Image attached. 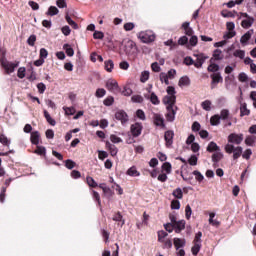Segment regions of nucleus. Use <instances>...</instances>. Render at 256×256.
Masks as SVG:
<instances>
[{"mask_svg":"<svg viewBox=\"0 0 256 256\" xmlns=\"http://www.w3.org/2000/svg\"><path fill=\"white\" fill-rule=\"evenodd\" d=\"M126 175L129 177H139L141 173L137 171V167L132 166L127 170Z\"/></svg>","mask_w":256,"mask_h":256,"instance_id":"aec40b11","label":"nucleus"},{"mask_svg":"<svg viewBox=\"0 0 256 256\" xmlns=\"http://www.w3.org/2000/svg\"><path fill=\"white\" fill-rule=\"evenodd\" d=\"M211 105V100H205L201 103V107L204 111H211Z\"/></svg>","mask_w":256,"mask_h":256,"instance_id":"4c0bfd02","label":"nucleus"},{"mask_svg":"<svg viewBox=\"0 0 256 256\" xmlns=\"http://www.w3.org/2000/svg\"><path fill=\"white\" fill-rule=\"evenodd\" d=\"M92 197L94 201H97L98 205H101V196L98 194L97 191L92 190Z\"/></svg>","mask_w":256,"mask_h":256,"instance_id":"864d4df0","label":"nucleus"},{"mask_svg":"<svg viewBox=\"0 0 256 256\" xmlns=\"http://www.w3.org/2000/svg\"><path fill=\"white\" fill-rule=\"evenodd\" d=\"M208 71L210 73H217V71H219V65H217V64H210L208 66Z\"/></svg>","mask_w":256,"mask_h":256,"instance_id":"6e6d98bb","label":"nucleus"},{"mask_svg":"<svg viewBox=\"0 0 256 256\" xmlns=\"http://www.w3.org/2000/svg\"><path fill=\"white\" fill-rule=\"evenodd\" d=\"M229 115H230L229 110L222 109L219 117H220V119H222V121H227V119H229Z\"/></svg>","mask_w":256,"mask_h":256,"instance_id":"72a5a7b5","label":"nucleus"},{"mask_svg":"<svg viewBox=\"0 0 256 256\" xmlns=\"http://www.w3.org/2000/svg\"><path fill=\"white\" fill-rule=\"evenodd\" d=\"M115 119H117V121H121L122 125H125V123L129 121V116L126 111L119 110L115 113Z\"/></svg>","mask_w":256,"mask_h":256,"instance_id":"9d476101","label":"nucleus"},{"mask_svg":"<svg viewBox=\"0 0 256 256\" xmlns=\"http://www.w3.org/2000/svg\"><path fill=\"white\" fill-rule=\"evenodd\" d=\"M27 69L25 67H20L18 69V72H17V77L19 79H25V73H26Z\"/></svg>","mask_w":256,"mask_h":256,"instance_id":"de8ad7c7","label":"nucleus"},{"mask_svg":"<svg viewBox=\"0 0 256 256\" xmlns=\"http://www.w3.org/2000/svg\"><path fill=\"white\" fill-rule=\"evenodd\" d=\"M149 71L145 70L141 73V76H140V81L141 83H147V81H149Z\"/></svg>","mask_w":256,"mask_h":256,"instance_id":"f704fd0d","label":"nucleus"},{"mask_svg":"<svg viewBox=\"0 0 256 256\" xmlns=\"http://www.w3.org/2000/svg\"><path fill=\"white\" fill-rule=\"evenodd\" d=\"M152 119L156 127H161V129H165V118H163V115L159 113H153Z\"/></svg>","mask_w":256,"mask_h":256,"instance_id":"423d86ee","label":"nucleus"},{"mask_svg":"<svg viewBox=\"0 0 256 256\" xmlns=\"http://www.w3.org/2000/svg\"><path fill=\"white\" fill-rule=\"evenodd\" d=\"M197 161H198L197 156L196 155H192L189 158L188 163H189V165L195 166V165H197Z\"/></svg>","mask_w":256,"mask_h":256,"instance_id":"338daca9","label":"nucleus"},{"mask_svg":"<svg viewBox=\"0 0 256 256\" xmlns=\"http://www.w3.org/2000/svg\"><path fill=\"white\" fill-rule=\"evenodd\" d=\"M160 81L161 83H165V85H169V76L165 72L160 73Z\"/></svg>","mask_w":256,"mask_h":256,"instance_id":"37998d69","label":"nucleus"},{"mask_svg":"<svg viewBox=\"0 0 256 256\" xmlns=\"http://www.w3.org/2000/svg\"><path fill=\"white\" fill-rule=\"evenodd\" d=\"M173 225L175 233H181V231L185 229V220L176 221V223H174Z\"/></svg>","mask_w":256,"mask_h":256,"instance_id":"a211bd4d","label":"nucleus"},{"mask_svg":"<svg viewBox=\"0 0 256 256\" xmlns=\"http://www.w3.org/2000/svg\"><path fill=\"white\" fill-rule=\"evenodd\" d=\"M173 197H175L176 199H183V190L181 188H176L173 192H172Z\"/></svg>","mask_w":256,"mask_h":256,"instance_id":"2f4dec72","label":"nucleus"},{"mask_svg":"<svg viewBox=\"0 0 256 256\" xmlns=\"http://www.w3.org/2000/svg\"><path fill=\"white\" fill-rule=\"evenodd\" d=\"M241 17H245L241 23L243 29H249V27H252L253 23H255V19L249 16L247 13H241Z\"/></svg>","mask_w":256,"mask_h":256,"instance_id":"0eeeda50","label":"nucleus"},{"mask_svg":"<svg viewBox=\"0 0 256 256\" xmlns=\"http://www.w3.org/2000/svg\"><path fill=\"white\" fill-rule=\"evenodd\" d=\"M105 37V34L101 31H95L93 34L94 39H103Z\"/></svg>","mask_w":256,"mask_h":256,"instance_id":"774afa93","label":"nucleus"},{"mask_svg":"<svg viewBox=\"0 0 256 256\" xmlns=\"http://www.w3.org/2000/svg\"><path fill=\"white\" fill-rule=\"evenodd\" d=\"M44 117L47 123H49V125H52V127H55L57 125V122L55 121V119L51 117V115L49 114V112H47V110H44Z\"/></svg>","mask_w":256,"mask_h":256,"instance_id":"393cba45","label":"nucleus"},{"mask_svg":"<svg viewBox=\"0 0 256 256\" xmlns=\"http://www.w3.org/2000/svg\"><path fill=\"white\" fill-rule=\"evenodd\" d=\"M106 147L107 149H109L110 151V155H112V157H115L118 153V149L116 145L111 144V142H106Z\"/></svg>","mask_w":256,"mask_h":256,"instance_id":"412c9836","label":"nucleus"},{"mask_svg":"<svg viewBox=\"0 0 256 256\" xmlns=\"http://www.w3.org/2000/svg\"><path fill=\"white\" fill-rule=\"evenodd\" d=\"M132 103H143V96L141 95H134L131 97Z\"/></svg>","mask_w":256,"mask_h":256,"instance_id":"3c124183","label":"nucleus"},{"mask_svg":"<svg viewBox=\"0 0 256 256\" xmlns=\"http://www.w3.org/2000/svg\"><path fill=\"white\" fill-rule=\"evenodd\" d=\"M106 89H108L110 93H117L119 91V83H117L115 79H108L106 81Z\"/></svg>","mask_w":256,"mask_h":256,"instance_id":"6e6552de","label":"nucleus"},{"mask_svg":"<svg viewBox=\"0 0 256 256\" xmlns=\"http://www.w3.org/2000/svg\"><path fill=\"white\" fill-rule=\"evenodd\" d=\"M145 99H149L152 105H159L161 101L159 100V97L155 95V93L151 94H144Z\"/></svg>","mask_w":256,"mask_h":256,"instance_id":"2eb2a0df","label":"nucleus"},{"mask_svg":"<svg viewBox=\"0 0 256 256\" xmlns=\"http://www.w3.org/2000/svg\"><path fill=\"white\" fill-rule=\"evenodd\" d=\"M253 33H255V31L253 29H250L240 38V43L241 45H243V47L249 45V40L251 39V37H253Z\"/></svg>","mask_w":256,"mask_h":256,"instance_id":"9b49d317","label":"nucleus"},{"mask_svg":"<svg viewBox=\"0 0 256 256\" xmlns=\"http://www.w3.org/2000/svg\"><path fill=\"white\" fill-rule=\"evenodd\" d=\"M167 95L163 98V103L166 105L167 114L166 119L167 121H175V103L177 101V96H175V87L168 86L166 89Z\"/></svg>","mask_w":256,"mask_h":256,"instance_id":"f03ea898","label":"nucleus"},{"mask_svg":"<svg viewBox=\"0 0 256 256\" xmlns=\"http://www.w3.org/2000/svg\"><path fill=\"white\" fill-rule=\"evenodd\" d=\"M191 215H193V210L190 205H187L185 208V217L186 219H191Z\"/></svg>","mask_w":256,"mask_h":256,"instance_id":"603ef678","label":"nucleus"},{"mask_svg":"<svg viewBox=\"0 0 256 256\" xmlns=\"http://www.w3.org/2000/svg\"><path fill=\"white\" fill-rule=\"evenodd\" d=\"M207 59V56L203 54H197L196 55V61H194V66L197 69H200V67H203V63H205V60Z\"/></svg>","mask_w":256,"mask_h":256,"instance_id":"4468645a","label":"nucleus"},{"mask_svg":"<svg viewBox=\"0 0 256 256\" xmlns=\"http://www.w3.org/2000/svg\"><path fill=\"white\" fill-rule=\"evenodd\" d=\"M105 95H107V91L105 89L98 88L96 90L95 97H97L98 99L105 97Z\"/></svg>","mask_w":256,"mask_h":256,"instance_id":"c9c22d12","label":"nucleus"},{"mask_svg":"<svg viewBox=\"0 0 256 256\" xmlns=\"http://www.w3.org/2000/svg\"><path fill=\"white\" fill-rule=\"evenodd\" d=\"M130 131L133 137H139L143 131V125L139 122H136L135 124L131 125Z\"/></svg>","mask_w":256,"mask_h":256,"instance_id":"1a4fd4ad","label":"nucleus"},{"mask_svg":"<svg viewBox=\"0 0 256 256\" xmlns=\"http://www.w3.org/2000/svg\"><path fill=\"white\" fill-rule=\"evenodd\" d=\"M228 143L224 147V151L231 155L233 153V159L234 161H237L239 157L243 154V147L241 146H235V145H241L243 143V134H237V133H231L227 138Z\"/></svg>","mask_w":256,"mask_h":256,"instance_id":"f257e3e1","label":"nucleus"},{"mask_svg":"<svg viewBox=\"0 0 256 256\" xmlns=\"http://www.w3.org/2000/svg\"><path fill=\"white\" fill-rule=\"evenodd\" d=\"M115 67V64L113 63V60H107L104 62V69L108 72L111 73Z\"/></svg>","mask_w":256,"mask_h":256,"instance_id":"bb28decb","label":"nucleus"},{"mask_svg":"<svg viewBox=\"0 0 256 256\" xmlns=\"http://www.w3.org/2000/svg\"><path fill=\"white\" fill-rule=\"evenodd\" d=\"M63 49L68 57H73L75 55V50L69 44H64Z\"/></svg>","mask_w":256,"mask_h":256,"instance_id":"a878e982","label":"nucleus"},{"mask_svg":"<svg viewBox=\"0 0 256 256\" xmlns=\"http://www.w3.org/2000/svg\"><path fill=\"white\" fill-rule=\"evenodd\" d=\"M206 151H208V153H217L218 151H221V148L217 145V143L212 141L208 144Z\"/></svg>","mask_w":256,"mask_h":256,"instance_id":"f3484780","label":"nucleus"},{"mask_svg":"<svg viewBox=\"0 0 256 256\" xmlns=\"http://www.w3.org/2000/svg\"><path fill=\"white\" fill-rule=\"evenodd\" d=\"M58 13H59V9H57V7L50 6L46 15H49L50 17H53L55 15H58Z\"/></svg>","mask_w":256,"mask_h":256,"instance_id":"7c9ffc66","label":"nucleus"},{"mask_svg":"<svg viewBox=\"0 0 256 256\" xmlns=\"http://www.w3.org/2000/svg\"><path fill=\"white\" fill-rule=\"evenodd\" d=\"M210 77L212 79L211 89H215L219 83H223V77L220 73H213Z\"/></svg>","mask_w":256,"mask_h":256,"instance_id":"f8f14e48","label":"nucleus"},{"mask_svg":"<svg viewBox=\"0 0 256 256\" xmlns=\"http://www.w3.org/2000/svg\"><path fill=\"white\" fill-rule=\"evenodd\" d=\"M0 143L5 147H9V145H11V140H9L5 134H0Z\"/></svg>","mask_w":256,"mask_h":256,"instance_id":"cd10ccee","label":"nucleus"},{"mask_svg":"<svg viewBox=\"0 0 256 256\" xmlns=\"http://www.w3.org/2000/svg\"><path fill=\"white\" fill-rule=\"evenodd\" d=\"M201 237H203L202 232L196 233L195 238H194V244L195 245H201V243H202Z\"/></svg>","mask_w":256,"mask_h":256,"instance_id":"09e8293b","label":"nucleus"},{"mask_svg":"<svg viewBox=\"0 0 256 256\" xmlns=\"http://www.w3.org/2000/svg\"><path fill=\"white\" fill-rule=\"evenodd\" d=\"M76 163L75 161L71 160V159H68L65 161V167L67 169H73L75 167Z\"/></svg>","mask_w":256,"mask_h":256,"instance_id":"052dcab7","label":"nucleus"},{"mask_svg":"<svg viewBox=\"0 0 256 256\" xmlns=\"http://www.w3.org/2000/svg\"><path fill=\"white\" fill-rule=\"evenodd\" d=\"M221 159H223V153L221 152V150H218V152H215L213 155H212V161H213V165L215 167H218V163L219 161H221Z\"/></svg>","mask_w":256,"mask_h":256,"instance_id":"dca6fc26","label":"nucleus"},{"mask_svg":"<svg viewBox=\"0 0 256 256\" xmlns=\"http://www.w3.org/2000/svg\"><path fill=\"white\" fill-rule=\"evenodd\" d=\"M193 175H195V179L196 181H199V183H201V181H203V179H205V177L203 176V174H201V172L195 170L193 172Z\"/></svg>","mask_w":256,"mask_h":256,"instance_id":"5fc2aeb1","label":"nucleus"},{"mask_svg":"<svg viewBox=\"0 0 256 256\" xmlns=\"http://www.w3.org/2000/svg\"><path fill=\"white\" fill-rule=\"evenodd\" d=\"M233 56L237 59H245V51L244 50H235L233 52Z\"/></svg>","mask_w":256,"mask_h":256,"instance_id":"ea45409f","label":"nucleus"},{"mask_svg":"<svg viewBox=\"0 0 256 256\" xmlns=\"http://www.w3.org/2000/svg\"><path fill=\"white\" fill-rule=\"evenodd\" d=\"M209 223H210V225H213V227H219V221H217V220H213V219H215V213H210L209 214Z\"/></svg>","mask_w":256,"mask_h":256,"instance_id":"58836bf2","label":"nucleus"},{"mask_svg":"<svg viewBox=\"0 0 256 256\" xmlns=\"http://www.w3.org/2000/svg\"><path fill=\"white\" fill-rule=\"evenodd\" d=\"M211 125L217 126L221 123V117L219 115H214L210 119Z\"/></svg>","mask_w":256,"mask_h":256,"instance_id":"a19ab883","label":"nucleus"},{"mask_svg":"<svg viewBox=\"0 0 256 256\" xmlns=\"http://www.w3.org/2000/svg\"><path fill=\"white\" fill-rule=\"evenodd\" d=\"M114 101H115V98H113L112 96L107 97V98L104 100V105H105L106 107H111V105H113Z\"/></svg>","mask_w":256,"mask_h":256,"instance_id":"bf43d9fd","label":"nucleus"},{"mask_svg":"<svg viewBox=\"0 0 256 256\" xmlns=\"http://www.w3.org/2000/svg\"><path fill=\"white\" fill-rule=\"evenodd\" d=\"M123 51L126 55H135L137 53V44L133 40L126 39L122 43Z\"/></svg>","mask_w":256,"mask_h":256,"instance_id":"20e7f679","label":"nucleus"},{"mask_svg":"<svg viewBox=\"0 0 256 256\" xmlns=\"http://www.w3.org/2000/svg\"><path fill=\"white\" fill-rule=\"evenodd\" d=\"M236 33L235 30H228L226 34H224V39H233L235 37Z\"/></svg>","mask_w":256,"mask_h":256,"instance_id":"0e129e2a","label":"nucleus"},{"mask_svg":"<svg viewBox=\"0 0 256 256\" xmlns=\"http://www.w3.org/2000/svg\"><path fill=\"white\" fill-rule=\"evenodd\" d=\"M49 57V52L45 48L40 49V59H47Z\"/></svg>","mask_w":256,"mask_h":256,"instance_id":"680f3d73","label":"nucleus"},{"mask_svg":"<svg viewBox=\"0 0 256 256\" xmlns=\"http://www.w3.org/2000/svg\"><path fill=\"white\" fill-rule=\"evenodd\" d=\"M171 209H176V210L181 209V202H179V200H172Z\"/></svg>","mask_w":256,"mask_h":256,"instance_id":"4d7b16f0","label":"nucleus"},{"mask_svg":"<svg viewBox=\"0 0 256 256\" xmlns=\"http://www.w3.org/2000/svg\"><path fill=\"white\" fill-rule=\"evenodd\" d=\"M65 115H75V109L73 107H63Z\"/></svg>","mask_w":256,"mask_h":256,"instance_id":"69168bd1","label":"nucleus"},{"mask_svg":"<svg viewBox=\"0 0 256 256\" xmlns=\"http://www.w3.org/2000/svg\"><path fill=\"white\" fill-rule=\"evenodd\" d=\"M39 132L38 131H34L31 133V137H30V141L33 145H39Z\"/></svg>","mask_w":256,"mask_h":256,"instance_id":"5701e85b","label":"nucleus"},{"mask_svg":"<svg viewBox=\"0 0 256 256\" xmlns=\"http://www.w3.org/2000/svg\"><path fill=\"white\" fill-rule=\"evenodd\" d=\"M112 219L113 221H117L118 223H121V227L125 225V220H123V216L119 212L116 215H114Z\"/></svg>","mask_w":256,"mask_h":256,"instance_id":"e433bc0d","label":"nucleus"},{"mask_svg":"<svg viewBox=\"0 0 256 256\" xmlns=\"http://www.w3.org/2000/svg\"><path fill=\"white\" fill-rule=\"evenodd\" d=\"M256 136H247L245 139V144L248 147H253L255 145Z\"/></svg>","mask_w":256,"mask_h":256,"instance_id":"c85d7f7f","label":"nucleus"},{"mask_svg":"<svg viewBox=\"0 0 256 256\" xmlns=\"http://www.w3.org/2000/svg\"><path fill=\"white\" fill-rule=\"evenodd\" d=\"M189 43L191 47H196L197 43H199V38L196 35L191 36Z\"/></svg>","mask_w":256,"mask_h":256,"instance_id":"13d9d810","label":"nucleus"},{"mask_svg":"<svg viewBox=\"0 0 256 256\" xmlns=\"http://www.w3.org/2000/svg\"><path fill=\"white\" fill-rule=\"evenodd\" d=\"M241 155L243 159H246L247 161H249V159H251V155H253V151L250 148H248L244 152H242Z\"/></svg>","mask_w":256,"mask_h":256,"instance_id":"79ce46f5","label":"nucleus"},{"mask_svg":"<svg viewBox=\"0 0 256 256\" xmlns=\"http://www.w3.org/2000/svg\"><path fill=\"white\" fill-rule=\"evenodd\" d=\"M179 87H189L191 85V80L187 76H183L179 79L178 82Z\"/></svg>","mask_w":256,"mask_h":256,"instance_id":"6ab92c4d","label":"nucleus"},{"mask_svg":"<svg viewBox=\"0 0 256 256\" xmlns=\"http://www.w3.org/2000/svg\"><path fill=\"white\" fill-rule=\"evenodd\" d=\"M185 243V238H174V247H176L177 251H179V249H181Z\"/></svg>","mask_w":256,"mask_h":256,"instance_id":"4be33fe9","label":"nucleus"},{"mask_svg":"<svg viewBox=\"0 0 256 256\" xmlns=\"http://www.w3.org/2000/svg\"><path fill=\"white\" fill-rule=\"evenodd\" d=\"M157 234L159 243H165L169 234L165 230H160Z\"/></svg>","mask_w":256,"mask_h":256,"instance_id":"b1692460","label":"nucleus"},{"mask_svg":"<svg viewBox=\"0 0 256 256\" xmlns=\"http://www.w3.org/2000/svg\"><path fill=\"white\" fill-rule=\"evenodd\" d=\"M136 117L138 119H140V121H145V119H147V116L145 115V112L143 110H141V109H138L136 111Z\"/></svg>","mask_w":256,"mask_h":256,"instance_id":"a18cd8bd","label":"nucleus"},{"mask_svg":"<svg viewBox=\"0 0 256 256\" xmlns=\"http://www.w3.org/2000/svg\"><path fill=\"white\" fill-rule=\"evenodd\" d=\"M173 137H175V133L173 131L168 130L165 132L164 139L167 147H171L173 145Z\"/></svg>","mask_w":256,"mask_h":256,"instance_id":"ddd939ff","label":"nucleus"},{"mask_svg":"<svg viewBox=\"0 0 256 256\" xmlns=\"http://www.w3.org/2000/svg\"><path fill=\"white\" fill-rule=\"evenodd\" d=\"M110 141L112 143H123V139H121L119 136L115 134L110 135Z\"/></svg>","mask_w":256,"mask_h":256,"instance_id":"8fccbe9b","label":"nucleus"},{"mask_svg":"<svg viewBox=\"0 0 256 256\" xmlns=\"http://www.w3.org/2000/svg\"><path fill=\"white\" fill-rule=\"evenodd\" d=\"M249 113H251V111L249 109H247V104H241L240 106V115L241 117H245V115H249Z\"/></svg>","mask_w":256,"mask_h":256,"instance_id":"c756f323","label":"nucleus"},{"mask_svg":"<svg viewBox=\"0 0 256 256\" xmlns=\"http://www.w3.org/2000/svg\"><path fill=\"white\" fill-rule=\"evenodd\" d=\"M171 163L169 162H165L163 165H162V170L165 171L166 175H169L171 174Z\"/></svg>","mask_w":256,"mask_h":256,"instance_id":"c03bdc74","label":"nucleus"},{"mask_svg":"<svg viewBox=\"0 0 256 256\" xmlns=\"http://www.w3.org/2000/svg\"><path fill=\"white\" fill-rule=\"evenodd\" d=\"M137 37L141 43H153L155 41V32L151 30L141 31L137 34Z\"/></svg>","mask_w":256,"mask_h":256,"instance_id":"7ed1b4c3","label":"nucleus"},{"mask_svg":"<svg viewBox=\"0 0 256 256\" xmlns=\"http://www.w3.org/2000/svg\"><path fill=\"white\" fill-rule=\"evenodd\" d=\"M86 183H87V185H89L92 188L99 187V184H97L95 179H93V177H91V176H88L86 178Z\"/></svg>","mask_w":256,"mask_h":256,"instance_id":"473e14b6","label":"nucleus"},{"mask_svg":"<svg viewBox=\"0 0 256 256\" xmlns=\"http://www.w3.org/2000/svg\"><path fill=\"white\" fill-rule=\"evenodd\" d=\"M191 251H192V255H197L199 251H201V244H194Z\"/></svg>","mask_w":256,"mask_h":256,"instance_id":"e2e57ef3","label":"nucleus"},{"mask_svg":"<svg viewBox=\"0 0 256 256\" xmlns=\"http://www.w3.org/2000/svg\"><path fill=\"white\" fill-rule=\"evenodd\" d=\"M1 65L3 67V69H5L6 73L8 75H10V73H14L15 72V68L19 67V62H9L7 61V59L2 58L1 59Z\"/></svg>","mask_w":256,"mask_h":256,"instance_id":"39448f33","label":"nucleus"},{"mask_svg":"<svg viewBox=\"0 0 256 256\" xmlns=\"http://www.w3.org/2000/svg\"><path fill=\"white\" fill-rule=\"evenodd\" d=\"M36 155H45L47 153V149L43 146H37L36 150L34 151Z\"/></svg>","mask_w":256,"mask_h":256,"instance_id":"49530a36","label":"nucleus"}]
</instances>
